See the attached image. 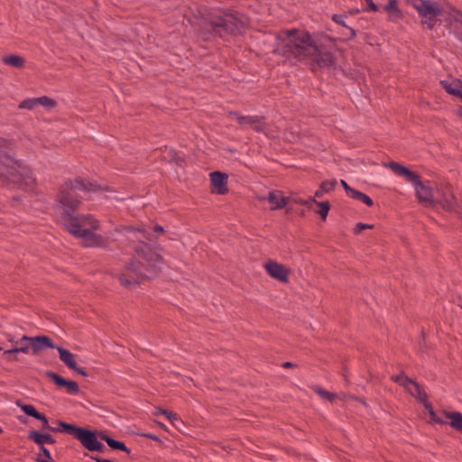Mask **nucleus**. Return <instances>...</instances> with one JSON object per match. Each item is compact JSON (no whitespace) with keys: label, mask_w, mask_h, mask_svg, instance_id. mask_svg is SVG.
<instances>
[{"label":"nucleus","mask_w":462,"mask_h":462,"mask_svg":"<svg viewBox=\"0 0 462 462\" xmlns=\"http://www.w3.org/2000/svg\"><path fill=\"white\" fill-rule=\"evenodd\" d=\"M247 23V17L241 13L220 11L205 18L200 28L205 35L225 38L243 33Z\"/></svg>","instance_id":"5"},{"label":"nucleus","mask_w":462,"mask_h":462,"mask_svg":"<svg viewBox=\"0 0 462 462\" xmlns=\"http://www.w3.org/2000/svg\"><path fill=\"white\" fill-rule=\"evenodd\" d=\"M324 193L323 189L319 187V189L315 192V197L320 198Z\"/></svg>","instance_id":"50"},{"label":"nucleus","mask_w":462,"mask_h":462,"mask_svg":"<svg viewBox=\"0 0 462 462\" xmlns=\"http://www.w3.org/2000/svg\"><path fill=\"white\" fill-rule=\"evenodd\" d=\"M441 83L448 94L458 97L462 99V80L457 79L453 83L442 81Z\"/></svg>","instance_id":"23"},{"label":"nucleus","mask_w":462,"mask_h":462,"mask_svg":"<svg viewBox=\"0 0 462 462\" xmlns=\"http://www.w3.org/2000/svg\"><path fill=\"white\" fill-rule=\"evenodd\" d=\"M2 432H3V429H2V428H0V433H2Z\"/></svg>","instance_id":"55"},{"label":"nucleus","mask_w":462,"mask_h":462,"mask_svg":"<svg viewBox=\"0 0 462 462\" xmlns=\"http://www.w3.org/2000/svg\"><path fill=\"white\" fill-rule=\"evenodd\" d=\"M103 190H107V189L81 177L66 180L60 186L55 198V208L60 212V221L64 227L67 229L69 226H76L75 223L89 218L88 214L78 213L83 201L79 191L91 193Z\"/></svg>","instance_id":"2"},{"label":"nucleus","mask_w":462,"mask_h":462,"mask_svg":"<svg viewBox=\"0 0 462 462\" xmlns=\"http://www.w3.org/2000/svg\"><path fill=\"white\" fill-rule=\"evenodd\" d=\"M414 389L415 392H412L411 390L409 392L413 397H415L420 402H426V399H428V394L424 391L421 385L418 382L414 383Z\"/></svg>","instance_id":"29"},{"label":"nucleus","mask_w":462,"mask_h":462,"mask_svg":"<svg viewBox=\"0 0 462 462\" xmlns=\"http://www.w3.org/2000/svg\"><path fill=\"white\" fill-rule=\"evenodd\" d=\"M337 180H327L321 182L320 188L323 189L325 193L330 192L337 186Z\"/></svg>","instance_id":"34"},{"label":"nucleus","mask_w":462,"mask_h":462,"mask_svg":"<svg viewBox=\"0 0 462 462\" xmlns=\"http://www.w3.org/2000/svg\"><path fill=\"white\" fill-rule=\"evenodd\" d=\"M154 414H162L164 416H166V418L173 422L174 420H177L179 419V416L177 413L171 411H168V410H164V409H162V408H158L157 409V411L154 412Z\"/></svg>","instance_id":"33"},{"label":"nucleus","mask_w":462,"mask_h":462,"mask_svg":"<svg viewBox=\"0 0 462 462\" xmlns=\"http://www.w3.org/2000/svg\"><path fill=\"white\" fill-rule=\"evenodd\" d=\"M447 419L450 420L449 425L458 432L462 433V413L459 411H444Z\"/></svg>","instance_id":"22"},{"label":"nucleus","mask_w":462,"mask_h":462,"mask_svg":"<svg viewBox=\"0 0 462 462\" xmlns=\"http://www.w3.org/2000/svg\"><path fill=\"white\" fill-rule=\"evenodd\" d=\"M153 230L155 232H160V233H162L164 231L163 227L162 226H160V225L154 226Z\"/></svg>","instance_id":"51"},{"label":"nucleus","mask_w":462,"mask_h":462,"mask_svg":"<svg viewBox=\"0 0 462 462\" xmlns=\"http://www.w3.org/2000/svg\"><path fill=\"white\" fill-rule=\"evenodd\" d=\"M28 439L39 446V448H46L45 444H54L56 439L49 433L32 430L28 434Z\"/></svg>","instance_id":"17"},{"label":"nucleus","mask_w":462,"mask_h":462,"mask_svg":"<svg viewBox=\"0 0 462 462\" xmlns=\"http://www.w3.org/2000/svg\"><path fill=\"white\" fill-rule=\"evenodd\" d=\"M374 228V226L373 225H369V224H365V223H362V222H359L356 225L355 228H354V233L356 235H359L363 230L365 229H372Z\"/></svg>","instance_id":"38"},{"label":"nucleus","mask_w":462,"mask_h":462,"mask_svg":"<svg viewBox=\"0 0 462 462\" xmlns=\"http://www.w3.org/2000/svg\"><path fill=\"white\" fill-rule=\"evenodd\" d=\"M408 2L421 17V23L429 30H433L437 23V17L443 13L439 4L432 0H408Z\"/></svg>","instance_id":"9"},{"label":"nucleus","mask_w":462,"mask_h":462,"mask_svg":"<svg viewBox=\"0 0 462 462\" xmlns=\"http://www.w3.org/2000/svg\"><path fill=\"white\" fill-rule=\"evenodd\" d=\"M35 107H36V105H35L34 97L26 98V99L23 100L18 106L19 109L32 110Z\"/></svg>","instance_id":"35"},{"label":"nucleus","mask_w":462,"mask_h":462,"mask_svg":"<svg viewBox=\"0 0 462 462\" xmlns=\"http://www.w3.org/2000/svg\"><path fill=\"white\" fill-rule=\"evenodd\" d=\"M40 451L39 457L36 459L37 462H55L47 448H40Z\"/></svg>","instance_id":"32"},{"label":"nucleus","mask_w":462,"mask_h":462,"mask_svg":"<svg viewBox=\"0 0 462 462\" xmlns=\"http://www.w3.org/2000/svg\"><path fill=\"white\" fill-rule=\"evenodd\" d=\"M438 205L447 211L456 210L457 200L450 185L441 184L437 188L434 207Z\"/></svg>","instance_id":"10"},{"label":"nucleus","mask_w":462,"mask_h":462,"mask_svg":"<svg viewBox=\"0 0 462 462\" xmlns=\"http://www.w3.org/2000/svg\"><path fill=\"white\" fill-rule=\"evenodd\" d=\"M459 115L462 116V108L459 110Z\"/></svg>","instance_id":"54"},{"label":"nucleus","mask_w":462,"mask_h":462,"mask_svg":"<svg viewBox=\"0 0 462 462\" xmlns=\"http://www.w3.org/2000/svg\"><path fill=\"white\" fill-rule=\"evenodd\" d=\"M90 457H91V459L95 460L96 462H113L110 459L103 458V457H100L97 456H91Z\"/></svg>","instance_id":"47"},{"label":"nucleus","mask_w":462,"mask_h":462,"mask_svg":"<svg viewBox=\"0 0 462 462\" xmlns=\"http://www.w3.org/2000/svg\"><path fill=\"white\" fill-rule=\"evenodd\" d=\"M2 60L5 65H9L16 69H22L25 64V60L19 55H8L3 57Z\"/></svg>","instance_id":"26"},{"label":"nucleus","mask_w":462,"mask_h":462,"mask_svg":"<svg viewBox=\"0 0 462 462\" xmlns=\"http://www.w3.org/2000/svg\"><path fill=\"white\" fill-rule=\"evenodd\" d=\"M314 392L319 394L321 398L328 401L333 402L336 399V394L333 393H330L322 387L316 385L313 387Z\"/></svg>","instance_id":"31"},{"label":"nucleus","mask_w":462,"mask_h":462,"mask_svg":"<svg viewBox=\"0 0 462 462\" xmlns=\"http://www.w3.org/2000/svg\"><path fill=\"white\" fill-rule=\"evenodd\" d=\"M356 400L364 404H365V402L361 398H356Z\"/></svg>","instance_id":"53"},{"label":"nucleus","mask_w":462,"mask_h":462,"mask_svg":"<svg viewBox=\"0 0 462 462\" xmlns=\"http://www.w3.org/2000/svg\"><path fill=\"white\" fill-rule=\"evenodd\" d=\"M278 39L281 41L276 49L279 54L299 61L312 58V71L318 69H329L336 64L334 54L325 47L314 44L308 32H300L297 29L285 30L278 34Z\"/></svg>","instance_id":"1"},{"label":"nucleus","mask_w":462,"mask_h":462,"mask_svg":"<svg viewBox=\"0 0 462 462\" xmlns=\"http://www.w3.org/2000/svg\"><path fill=\"white\" fill-rule=\"evenodd\" d=\"M388 167L395 174L405 177L406 180L414 186L417 198L420 203L424 204L426 207H434L435 195L430 181H421L420 176L417 172L411 171L409 168L398 162H391Z\"/></svg>","instance_id":"7"},{"label":"nucleus","mask_w":462,"mask_h":462,"mask_svg":"<svg viewBox=\"0 0 462 462\" xmlns=\"http://www.w3.org/2000/svg\"><path fill=\"white\" fill-rule=\"evenodd\" d=\"M46 376L52 380L59 388H65L69 394H78L80 391L77 382L67 380L53 371H47Z\"/></svg>","instance_id":"13"},{"label":"nucleus","mask_w":462,"mask_h":462,"mask_svg":"<svg viewBox=\"0 0 462 462\" xmlns=\"http://www.w3.org/2000/svg\"><path fill=\"white\" fill-rule=\"evenodd\" d=\"M18 350L15 347H14L12 349L5 350L3 355L8 361L13 362L18 359L16 356Z\"/></svg>","instance_id":"37"},{"label":"nucleus","mask_w":462,"mask_h":462,"mask_svg":"<svg viewBox=\"0 0 462 462\" xmlns=\"http://www.w3.org/2000/svg\"><path fill=\"white\" fill-rule=\"evenodd\" d=\"M430 416L431 420L434 421L435 423H438L440 425L447 424V421L444 420L443 419H441L440 417H439L435 411H430Z\"/></svg>","instance_id":"39"},{"label":"nucleus","mask_w":462,"mask_h":462,"mask_svg":"<svg viewBox=\"0 0 462 462\" xmlns=\"http://www.w3.org/2000/svg\"><path fill=\"white\" fill-rule=\"evenodd\" d=\"M384 10L391 14L394 18H402V13L398 7V0H389L388 4L384 6Z\"/></svg>","instance_id":"27"},{"label":"nucleus","mask_w":462,"mask_h":462,"mask_svg":"<svg viewBox=\"0 0 462 462\" xmlns=\"http://www.w3.org/2000/svg\"><path fill=\"white\" fill-rule=\"evenodd\" d=\"M342 187L344 188V189L346 190V194L350 197V195L353 193V191L355 190V189L351 188L346 180H341L340 181Z\"/></svg>","instance_id":"41"},{"label":"nucleus","mask_w":462,"mask_h":462,"mask_svg":"<svg viewBox=\"0 0 462 462\" xmlns=\"http://www.w3.org/2000/svg\"><path fill=\"white\" fill-rule=\"evenodd\" d=\"M134 257L127 264L119 281L125 287L135 286L139 280L155 277L162 268V256L147 243L142 242L134 248Z\"/></svg>","instance_id":"3"},{"label":"nucleus","mask_w":462,"mask_h":462,"mask_svg":"<svg viewBox=\"0 0 462 462\" xmlns=\"http://www.w3.org/2000/svg\"><path fill=\"white\" fill-rule=\"evenodd\" d=\"M143 437L146 438V439H153L159 443H162V439L155 434H152V433H143L142 434Z\"/></svg>","instance_id":"42"},{"label":"nucleus","mask_w":462,"mask_h":462,"mask_svg":"<svg viewBox=\"0 0 462 462\" xmlns=\"http://www.w3.org/2000/svg\"><path fill=\"white\" fill-rule=\"evenodd\" d=\"M14 144L0 137V185L10 189H31L36 180L31 169L9 154Z\"/></svg>","instance_id":"4"},{"label":"nucleus","mask_w":462,"mask_h":462,"mask_svg":"<svg viewBox=\"0 0 462 462\" xmlns=\"http://www.w3.org/2000/svg\"><path fill=\"white\" fill-rule=\"evenodd\" d=\"M349 32H350V35H349V39H354L356 36V32L355 29L351 28V27H346Z\"/></svg>","instance_id":"49"},{"label":"nucleus","mask_w":462,"mask_h":462,"mask_svg":"<svg viewBox=\"0 0 462 462\" xmlns=\"http://www.w3.org/2000/svg\"><path fill=\"white\" fill-rule=\"evenodd\" d=\"M29 342L33 355H37L40 351L46 348H56L57 346L53 343L52 339L48 336H36L29 337L23 336L20 343Z\"/></svg>","instance_id":"12"},{"label":"nucleus","mask_w":462,"mask_h":462,"mask_svg":"<svg viewBox=\"0 0 462 462\" xmlns=\"http://www.w3.org/2000/svg\"><path fill=\"white\" fill-rule=\"evenodd\" d=\"M391 380L393 382L398 383L399 385L402 386L408 392L411 391V388L409 387V385L410 384L414 385V383H416V381L408 377L403 371H402L399 374L392 375Z\"/></svg>","instance_id":"25"},{"label":"nucleus","mask_w":462,"mask_h":462,"mask_svg":"<svg viewBox=\"0 0 462 462\" xmlns=\"http://www.w3.org/2000/svg\"><path fill=\"white\" fill-rule=\"evenodd\" d=\"M300 203L305 204L308 208H311L314 204H317L319 207V209L317 211L318 214L321 216L323 219H325L328 214L330 209L329 201H322L318 202L315 199H309L308 200H300Z\"/></svg>","instance_id":"21"},{"label":"nucleus","mask_w":462,"mask_h":462,"mask_svg":"<svg viewBox=\"0 0 462 462\" xmlns=\"http://www.w3.org/2000/svg\"><path fill=\"white\" fill-rule=\"evenodd\" d=\"M264 268L272 278L282 282H288L290 270L285 268L284 265L275 261H269L264 264Z\"/></svg>","instance_id":"14"},{"label":"nucleus","mask_w":462,"mask_h":462,"mask_svg":"<svg viewBox=\"0 0 462 462\" xmlns=\"http://www.w3.org/2000/svg\"><path fill=\"white\" fill-rule=\"evenodd\" d=\"M56 348L60 354V359L69 369H76L77 368L76 356L62 346H57Z\"/></svg>","instance_id":"20"},{"label":"nucleus","mask_w":462,"mask_h":462,"mask_svg":"<svg viewBox=\"0 0 462 462\" xmlns=\"http://www.w3.org/2000/svg\"><path fill=\"white\" fill-rule=\"evenodd\" d=\"M17 406L28 416L32 417L42 422V429L47 430L51 431V426L49 423V420L45 414L40 412L36 410V408L32 404H24L20 401L16 402Z\"/></svg>","instance_id":"15"},{"label":"nucleus","mask_w":462,"mask_h":462,"mask_svg":"<svg viewBox=\"0 0 462 462\" xmlns=\"http://www.w3.org/2000/svg\"><path fill=\"white\" fill-rule=\"evenodd\" d=\"M345 17H346V16H345V15H343V14H334V15L332 16V20H333L335 23H337V24H340V25H342V26H344V27H347V26L346 25V23H345V21H344Z\"/></svg>","instance_id":"40"},{"label":"nucleus","mask_w":462,"mask_h":462,"mask_svg":"<svg viewBox=\"0 0 462 462\" xmlns=\"http://www.w3.org/2000/svg\"><path fill=\"white\" fill-rule=\"evenodd\" d=\"M72 370L74 372H76L77 374H81L82 376H88L87 371L84 368L79 367L78 365H77V368L76 369H72Z\"/></svg>","instance_id":"45"},{"label":"nucleus","mask_w":462,"mask_h":462,"mask_svg":"<svg viewBox=\"0 0 462 462\" xmlns=\"http://www.w3.org/2000/svg\"><path fill=\"white\" fill-rule=\"evenodd\" d=\"M227 178L226 173L221 171H213L210 173L211 184L217 189L218 194H226L227 192Z\"/></svg>","instance_id":"16"},{"label":"nucleus","mask_w":462,"mask_h":462,"mask_svg":"<svg viewBox=\"0 0 462 462\" xmlns=\"http://www.w3.org/2000/svg\"><path fill=\"white\" fill-rule=\"evenodd\" d=\"M34 101H35L36 106H42L47 108H53L57 106L56 100H54L53 98H51L47 96L34 97Z\"/></svg>","instance_id":"28"},{"label":"nucleus","mask_w":462,"mask_h":462,"mask_svg":"<svg viewBox=\"0 0 462 462\" xmlns=\"http://www.w3.org/2000/svg\"><path fill=\"white\" fill-rule=\"evenodd\" d=\"M18 350L15 347H14L12 349L5 350L3 355L8 361L13 362L18 359L16 356Z\"/></svg>","instance_id":"36"},{"label":"nucleus","mask_w":462,"mask_h":462,"mask_svg":"<svg viewBox=\"0 0 462 462\" xmlns=\"http://www.w3.org/2000/svg\"><path fill=\"white\" fill-rule=\"evenodd\" d=\"M229 116L235 117L240 125H250L257 133L264 131L265 123L263 116H242L237 111H230Z\"/></svg>","instance_id":"11"},{"label":"nucleus","mask_w":462,"mask_h":462,"mask_svg":"<svg viewBox=\"0 0 462 462\" xmlns=\"http://www.w3.org/2000/svg\"><path fill=\"white\" fill-rule=\"evenodd\" d=\"M296 366H297V365L294 363H291V362H284L282 364V367H284V368H292V367H296Z\"/></svg>","instance_id":"48"},{"label":"nucleus","mask_w":462,"mask_h":462,"mask_svg":"<svg viewBox=\"0 0 462 462\" xmlns=\"http://www.w3.org/2000/svg\"><path fill=\"white\" fill-rule=\"evenodd\" d=\"M98 437L102 440L106 441L112 449L121 450L127 454H130L131 450L125 446V444L123 441L114 439L105 432H99Z\"/></svg>","instance_id":"19"},{"label":"nucleus","mask_w":462,"mask_h":462,"mask_svg":"<svg viewBox=\"0 0 462 462\" xmlns=\"http://www.w3.org/2000/svg\"><path fill=\"white\" fill-rule=\"evenodd\" d=\"M267 200L272 204L271 209L276 210L283 208L288 204L289 199L281 191L275 190L269 192Z\"/></svg>","instance_id":"18"},{"label":"nucleus","mask_w":462,"mask_h":462,"mask_svg":"<svg viewBox=\"0 0 462 462\" xmlns=\"http://www.w3.org/2000/svg\"><path fill=\"white\" fill-rule=\"evenodd\" d=\"M368 4L367 11L376 12L378 11V6L373 2V0L366 1Z\"/></svg>","instance_id":"43"},{"label":"nucleus","mask_w":462,"mask_h":462,"mask_svg":"<svg viewBox=\"0 0 462 462\" xmlns=\"http://www.w3.org/2000/svg\"><path fill=\"white\" fill-rule=\"evenodd\" d=\"M30 347H31V345H25V346H15V348L18 350V353H24V354H27L30 350Z\"/></svg>","instance_id":"44"},{"label":"nucleus","mask_w":462,"mask_h":462,"mask_svg":"<svg viewBox=\"0 0 462 462\" xmlns=\"http://www.w3.org/2000/svg\"><path fill=\"white\" fill-rule=\"evenodd\" d=\"M391 380L393 382L398 383L399 385L402 386L408 392L411 391V388L409 387V385L410 384L414 385V383H416V381L408 377L403 371H402L399 374L392 375Z\"/></svg>","instance_id":"24"},{"label":"nucleus","mask_w":462,"mask_h":462,"mask_svg":"<svg viewBox=\"0 0 462 462\" xmlns=\"http://www.w3.org/2000/svg\"><path fill=\"white\" fill-rule=\"evenodd\" d=\"M424 408L430 412V411H434L432 404L426 399V402H421Z\"/></svg>","instance_id":"46"},{"label":"nucleus","mask_w":462,"mask_h":462,"mask_svg":"<svg viewBox=\"0 0 462 462\" xmlns=\"http://www.w3.org/2000/svg\"><path fill=\"white\" fill-rule=\"evenodd\" d=\"M350 198L359 200V201H362L368 207H372L374 205V201L369 196H367L366 194H365L357 189H355L353 191V193L350 195Z\"/></svg>","instance_id":"30"},{"label":"nucleus","mask_w":462,"mask_h":462,"mask_svg":"<svg viewBox=\"0 0 462 462\" xmlns=\"http://www.w3.org/2000/svg\"><path fill=\"white\" fill-rule=\"evenodd\" d=\"M2 350H3V348L0 346V351H2Z\"/></svg>","instance_id":"56"},{"label":"nucleus","mask_w":462,"mask_h":462,"mask_svg":"<svg viewBox=\"0 0 462 462\" xmlns=\"http://www.w3.org/2000/svg\"><path fill=\"white\" fill-rule=\"evenodd\" d=\"M88 219L80 220L75 223L76 226H69L66 230L77 238L84 240V246L87 247H106L108 241L101 235L96 234L93 230L99 227L98 220L92 215L88 214Z\"/></svg>","instance_id":"8"},{"label":"nucleus","mask_w":462,"mask_h":462,"mask_svg":"<svg viewBox=\"0 0 462 462\" xmlns=\"http://www.w3.org/2000/svg\"><path fill=\"white\" fill-rule=\"evenodd\" d=\"M57 427L51 429V432H62L73 436L81 445L89 451L105 452V445L98 440L97 431L79 427L63 420H56Z\"/></svg>","instance_id":"6"},{"label":"nucleus","mask_w":462,"mask_h":462,"mask_svg":"<svg viewBox=\"0 0 462 462\" xmlns=\"http://www.w3.org/2000/svg\"><path fill=\"white\" fill-rule=\"evenodd\" d=\"M351 14H358L359 13V10L358 9H356V10H350L349 12Z\"/></svg>","instance_id":"52"}]
</instances>
